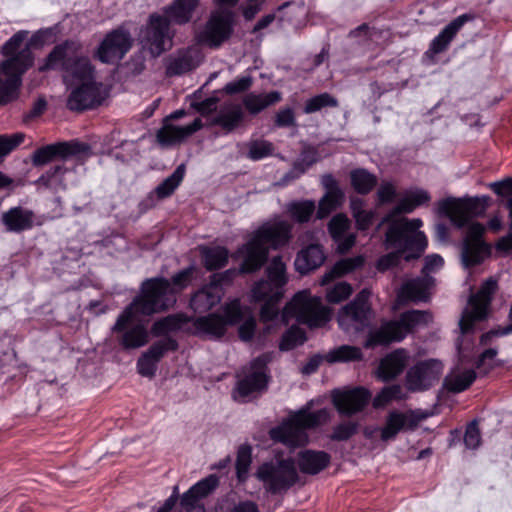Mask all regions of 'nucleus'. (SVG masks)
Masks as SVG:
<instances>
[{
  "label": "nucleus",
  "instance_id": "obj_24",
  "mask_svg": "<svg viewBox=\"0 0 512 512\" xmlns=\"http://www.w3.org/2000/svg\"><path fill=\"white\" fill-rule=\"evenodd\" d=\"M1 222L7 232L21 233L35 226V213L22 206L11 207L2 213Z\"/></svg>",
  "mask_w": 512,
  "mask_h": 512
},
{
  "label": "nucleus",
  "instance_id": "obj_48",
  "mask_svg": "<svg viewBox=\"0 0 512 512\" xmlns=\"http://www.w3.org/2000/svg\"><path fill=\"white\" fill-rule=\"evenodd\" d=\"M252 461V449L249 445L240 446L236 458L237 476L240 481L246 479Z\"/></svg>",
  "mask_w": 512,
  "mask_h": 512
},
{
  "label": "nucleus",
  "instance_id": "obj_55",
  "mask_svg": "<svg viewBox=\"0 0 512 512\" xmlns=\"http://www.w3.org/2000/svg\"><path fill=\"white\" fill-rule=\"evenodd\" d=\"M349 226V219L344 214L335 215L328 225L333 240H341V237L346 234Z\"/></svg>",
  "mask_w": 512,
  "mask_h": 512
},
{
  "label": "nucleus",
  "instance_id": "obj_52",
  "mask_svg": "<svg viewBox=\"0 0 512 512\" xmlns=\"http://www.w3.org/2000/svg\"><path fill=\"white\" fill-rule=\"evenodd\" d=\"M248 147V157L252 160H260L273 152V144L266 140L251 141Z\"/></svg>",
  "mask_w": 512,
  "mask_h": 512
},
{
  "label": "nucleus",
  "instance_id": "obj_64",
  "mask_svg": "<svg viewBox=\"0 0 512 512\" xmlns=\"http://www.w3.org/2000/svg\"><path fill=\"white\" fill-rule=\"evenodd\" d=\"M497 350L489 348L481 353L477 361V367L483 369L484 372L489 371L496 363Z\"/></svg>",
  "mask_w": 512,
  "mask_h": 512
},
{
  "label": "nucleus",
  "instance_id": "obj_18",
  "mask_svg": "<svg viewBox=\"0 0 512 512\" xmlns=\"http://www.w3.org/2000/svg\"><path fill=\"white\" fill-rule=\"evenodd\" d=\"M484 231L485 227L480 223L468 226L462 249V261L466 267L480 263L489 254V247L481 239Z\"/></svg>",
  "mask_w": 512,
  "mask_h": 512
},
{
  "label": "nucleus",
  "instance_id": "obj_14",
  "mask_svg": "<svg viewBox=\"0 0 512 512\" xmlns=\"http://www.w3.org/2000/svg\"><path fill=\"white\" fill-rule=\"evenodd\" d=\"M370 292L361 291L354 301L344 306L338 313V324L347 333L363 330L368 324L371 314L368 302Z\"/></svg>",
  "mask_w": 512,
  "mask_h": 512
},
{
  "label": "nucleus",
  "instance_id": "obj_23",
  "mask_svg": "<svg viewBox=\"0 0 512 512\" xmlns=\"http://www.w3.org/2000/svg\"><path fill=\"white\" fill-rule=\"evenodd\" d=\"M202 61V55L197 47L180 50L165 59L166 75L169 77L182 75L195 69Z\"/></svg>",
  "mask_w": 512,
  "mask_h": 512
},
{
  "label": "nucleus",
  "instance_id": "obj_59",
  "mask_svg": "<svg viewBox=\"0 0 512 512\" xmlns=\"http://www.w3.org/2000/svg\"><path fill=\"white\" fill-rule=\"evenodd\" d=\"M274 123L279 128L295 127L296 118L293 109L290 107L279 109L275 114Z\"/></svg>",
  "mask_w": 512,
  "mask_h": 512
},
{
  "label": "nucleus",
  "instance_id": "obj_12",
  "mask_svg": "<svg viewBox=\"0 0 512 512\" xmlns=\"http://www.w3.org/2000/svg\"><path fill=\"white\" fill-rule=\"evenodd\" d=\"M488 200V197L447 198L440 203L439 209L460 228L484 214Z\"/></svg>",
  "mask_w": 512,
  "mask_h": 512
},
{
  "label": "nucleus",
  "instance_id": "obj_33",
  "mask_svg": "<svg viewBox=\"0 0 512 512\" xmlns=\"http://www.w3.org/2000/svg\"><path fill=\"white\" fill-rule=\"evenodd\" d=\"M476 379L473 369H453L444 379V386L449 392L460 393L466 390Z\"/></svg>",
  "mask_w": 512,
  "mask_h": 512
},
{
  "label": "nucleus",
  "instance_id": "obj_26",
  "mask_svg": "<svg viewBox=\"0 0 512 512\" xmlns=\"http://www.w3.org/2000/svg\"><path fill=\"white\" fill-rule=\"evenodd\" d=\"M245 113L238 103H225L212 119L213 125L220 126L225 132L235 130L244 120Z\"/></svg>",
  "mask_w": 512,
  "mask_h": 512
},
{
  "label": "nucleus",
  "instance_id": "obj_36",
  "mask_svg": "<svg viewBox=\"0 0 512 512\" xmlns=\"http://www.w3.org/2000/svg\"><path fill=\"white\" fill-rule=\"evenodd\" d=\"M364 263L362 256H355L352 258H346L338 261L327 273L324 274L321 280L322 285L328 284L330 281L337 277L349 273L358 267H361Z\"/></svg>",
  "mask_w": 512,
  "mask_h": 512
},
{
  "label": "nucleus",
  "instance_id": "obj_9",
  "mask_svg": "<svg viewBox=\"0 0 512 512\" xmlns=\"http://www.w3.org/2000/svg\"><path fill=\"white\" fill-rule=\"evenodd\" d=\"M331 317L329 308L322 305L320 297H313L307 291L298 292L287 303L282 312V321L288 324L291 319L308 325L310 328L325 325Z\"/></svg>",
  "mask_w": 512,
  "mask_h": 512
},
{
  "label": "nucleus",
  "instance_id": "obj_19",
  "mask_svg": "<svg viewBox=\"0 0 512 512\" xmlns=\"http://www.w3.org/2000/svg\"><path fill=\"white\" fill-rule=\"evenodd\" d=\"M185 114L184 110H176L170 114L162 128L157 132V139L160 144L168 146L179 143L202 128L200 118L195 119L191 124L186 126H176L169 122L171 119H180Z\"/></svg>",
  "mask_w": 512,
  "mask_h": 512
},
{
  "label": "nucleus",
  "instance_id": "obj_11",
  "mask_svg": "<svg viewBox=\"0 0 512 512\" xmlns=\"http://www.w3.org/2000/svg\"><path fill=\"white\" fill-rule=\"evenodd\" d=\"M223 316L212 313L193 319L192 325L194 333L198 335H206L211 338L222 337L228 325L238 323L242 318V307L238 299H234L226 303L222 307Z\"/></svg>",
  "mask_w": 512,
  "mask_h": 512
},
{
  "label": "nucleus",
  "instance_id": "obj_29",
  "mask_svg": "<svg viewBox=\"0 0 512 512\" xmlns=\"http://www.w3.org/2000/svg\"><path fill=\"white\" fill-rule=\"evenodd\" d=\"M281 100L282 94L279 91H271L269 93L250 92L244 96L242 102L249 114L257 115Z\"/></svg>",
  "mask_w": 512,
  "mask_h": 512
},
{
  "label": "nucleus",
  "instance_id": "obj_41",
  "mask_svg": "<svg viewBox=\"0 0 512 512\" xmlns=\"http://www.w3.org/2000/svg\"><path fill=\"white\" fill-rule=\"evenodd\" d=\"M172 45L170 34H147L143 40V48L148 50L152 57H158Z\"/></svg>",
  "mask_w": 512,
  "mask_h": 512
},
{
  "label": "nucleus",
  "instance_id": "obj_16",
  "mask_svg": "<svg viewBox=\"0 0 512 512\" xmlns=\"http://www.w3.org/2000/svg\"><path fill=\"white\" fill-rule=\"evenodd\" d=\"M267 361L266 356H260L251 362L250 371L237 383L234 393L236 400L244 401L246 397L266 388L268 382Z\"/></svg>",
  "mask_w": 512,
  "mask_h": 512
},
{
  "label": "nucleus",
  "instance_id": "obj_53",
  "mask_svg": "<svg viewBox=\"0 0 512 512\" xmlns=\"http://www.w3.org/2000/svg\"><path fill=\"white\" fill-rule=\"evenodd\" d=\"M176 348V341L168 338L154 343L144 354L157 363L166 351L175 350Z\"/></svg>",
  "mask_w": 512,
  "mask_h": 512
},
{
  "label": "nucleus",
  "instance_id": "obj_20",
  "mask_svg": "<svg viewBox=\"0 0 512 512\" xmlns=\"http://www.w3.org/2000/svg\"><path fill=\"white\" fill-rule=\"evenodd\" d=\"M421 420L422 417L413 410L405 412L393 410L388 413L385 425L381 429V440H393L401 431L414 430Z\"/></svg>",
  "mask_w": 512,
  "mask_h": 512
},
{
  "label": "nucleus",
  "instance_id": "obj_3",
  "mask_svg": "<svg viewBox=\"0 0 512 512\" xmlns=\"http://www.w3.org/2000/svg\"><path fill=\"white\" fill-rule=\"evenodd\" d=\"M426 190L415 189L407 192L398 204L382 219L381 224L389 223L385 235L388 248H398L401 251L417 250L421 254L427 246L425 234L419 231L422 221L418 218H396L400 214L413 212L417 207L430 201Z\"/></svg>",
  "mask_w": 512,
  "mask_h": 512
},
{
  "label": "nucleus",
  "instance_id": "obj_6",
  "mask_svg": "<svg viewBox=\"0 0 512 512\" xmlns=\"http://www.w3.org/2000/svg\"><path fill=\"white\" fill-rule=\"evenodd\" d=\"M329 419L330 413L327 409L317 411L301 409L283 421L281 425L272 428L269 435L273 441L288 447L303 446L308 442L307 429L322 425Z\"/></svg>",
  "mask_w": 512,
  "mask_h": 512
},
{
  "label": "nucleus",
  "instance_id": "obj_17",
  "mask_svg": "<svg viewBox=\"0 0 512 512\" xmlns=\"http://www.w3.org/2000/svg\"><path fill=\"white\" fill-rule=\"evenodd\" d=\"M443 365L438 360H428L412 367L406 375V386L409 391H423L439 380Z\"/></svg>",
  "mask_w": 512,
  "mask_h": 512
},
{
  "label": "nucleus",
  "instance_id": "obj_49",
  "mask_svg": "<svg viewBox=\"0 0 512 512\" xmlns=\"http://www.w3.org/2000/svg\"><path fill=\"white\" fill-rule=\"evenodd\" d=\"M397 252H392L387 255L382 256L378 262H377V268L381 271H385L395 265L398 264L400 260V254L401 253H407L405 256V259L408 261L413 258L419 257L421 254H417V250H407V251H401L398 248H395Z\"/></svg>",
  "mask_w": 512,
  "mask_h": 512
},
{
  "label": "nucleus",
  "instance_id": "obj_54",
  "mask_svg": "<svg viewBox=\"0 0 512 512\" xmlns=\"http://www.w3.org/2000/svg\"><path fill=\"white\" fill-rule=\"evenodd\" d=\"M228 36L229 34H197L194 47L199 50L200 47L216 49L228 40Z\"/></svg>",
  "mask_w": 512,
  "mask_h": 512
},
{
  "label": "nucleus",
  "instance_id": "obj_21",
  "mask_svg": "<svg viewBox=\"0 0 512 512\" xmlns=\"http://www.w3.org/2000/svg\"><path fill=\"white\" fill-rule=\"evenodd\" d=\"M332 398L339 413L352 415L364 409L371 399V394L367 389L354 388L346 391H335Z\"/></svg>",
  "mask_w": 512,
  "mask_h": 512
},
{
  "label": "nucleus",
  "instance_id": "obj_10",
  "mask_svg": "<svg viewBox=\"0 0 512 512\" xmlns=\"http://www.w3.org/2000/svg\"><path fill=\"white\" fill-rule=\"evenodd\" d=\"M256 477L266 491L278 494L286 492L297 482L298 473L292 458H275L260 465Z\"/></svg>",
  "mask_w": 512,
  "mask_h": 512
},
{
  "label": "nucleus",
  "instance_id": "obj_61",
  "mask_svg": "<svg viewBox=\"0 0 512 512\" xmlns=\"http://www.w3.org/2000/svg\"><path fill=\"white\" fill-rule=\"evenodd\" d=\"M453 35L454 34H438V36L433 39L429 50L426 52V56L433 57L446 50L452 41Z\"/></svg>",
  "mask_w": 512,
  "mask_h": 512
},
{
  "label": "nucleus",
  "instance_id": "obj_43",
  "mask_svg": "<svg viewBox=\"0 0 512 512\" xmlns=\"http://www.w3.org/2000/svg\"><path fill=\"white\" fill-rule=\"evenodd\" d=\"M217 485V477L211 475L193 485L182 497L185 498V501L195 500V503H199V500L207 496Z\"/></svg>",
  "mask_w": 512,
  "mask_h": 512
},
{
  "label": "nucleus",
  "instance_id": "obj_51",
  "mask_svg": "<svg viewBox=\"0 0 512 512\" xmlns=\"http://www.w3.org/2000/svg\"><path fill=\"white\" fill-rule=\"evenodd\" d=\"M305 332L298 327H291L283 336L280 343L281 350H290L305 342Z\"/></svg>",
  "mask_w": 512,
  "mask_h": 512
},
{
  "label": "nucleus",
  "instance_id": "obj_28",
  "mask_svg": "<svg viewBox=\"0 0 512 512\" xmlns=\"http://www.w3.org/2000/svg\"><path fill=\"white\" fill-rule=\"evenodd\" d=\"M325 254L318 244H311L302 249L295 259V268L301 274L308 273L323 264Z\"/></svg>",
  "mask_w": 512,
  "mask_h": 512
},
{
  "label": "nucleus",
  "instance_id": "obj_44",
  "mask_svg": "<svg viewBox=\"0 0 512 512\" xmlns=\"http://www.w3.org/2000/svg\"><path fill=\"white\" fill-rule=\"evenodd\" d=\"M407 398V394L400 385L384 387L373 399L374 408L385 407L392 401H401Z\"/></svg>",
  "mask_w": 512,
  "mask_h": 512
},
{
  "label": "nucleus",
  "instance_id": "obj_42",
  "mask_svg": "<svg viewBox=\"0 0 512 512\" xmlns=\"http://www.w3.org/2000/svg\"><path fill=\"white\" fill-rule=\"evenodd\" d=\"M350 177L353 188L360 194H368L377 184V177L365 169L353 170Z\"/></svg>",
  "mask_w": 512,
  "mask_h": 512
},
{
  "label": "nucleus",
  "instance_id": "obj_1",
  "mask_svg": "<svg viewBox=\"0 0 512 512\" xmlns=\"http://www.w3.org/2000/svg\"><path fill=\"white\" fill-rule=\"evenodd\" d=\"M169 283L162 278L147 279L142 283L140 294L117 317L112 333L125 350H135L148 344L149 331L143 323H135L138 315L150 316L164 311L173 303Z\"/></svg>",
  "mask_w": 512,
  "mask_h": 512
},
{
  "label": "nucleus",
  "instance_id": "obj_32",
  "mask_svg": "<svg viewBox=\"0 0 512 512\" xmlns=\"http://www.w3.org/2000/svg\"><path fill=\"white\" fill-rule=\"evenodd\" d=\"M429 279H413L404 283L397 295V301H425L428 298Z\"/></svg>",
  "mask_w": 512,
  "mask_h": 512
},
{
  "label": "nucleus",
  "instance_id": "obj_15",
  "mask_svg": "<svg viewBox=\"0 0 512 512\" xmlns=\"http://www.w3.org/2000/svg\"><path fill=\"white\" fill-rule=\"evenodd\" d=\"M497 283L493 279L486 280L479 291L470 297L469 306L463 312L459 322L462 333L469 332L475 321L482 320L487 314L493 293L495 292Z\"/></svg>",
  "mask_w": 512,
  "mask_h": 512
},
{
  "label": "nucleus",
  "instance_id": "obj_34",
  "mask_svg": "<svg viewBox=\"0 0 512 512\" xmlns=\"http://www.w3.org/2000/svg\"><path fill=\"white\" fill-rule=\"evenodd\" d=\"M329 180L331 181V186L319 201L317 210V217L319 219L327 217L332 211L336 210L344 198L343 192L338 187L334 178H329Z\"/></svg>",
  "mask_w": 512,
  "mask_h": 512
},
{
  "label": "nucleus",
  "instance_id": "obj_31",
  "mask_svg": "<svg viewBox=\"0 0 512 512\" xmlns=\"http://www.w3.org/2000/svg\"><path fill=\"white\" fill-rule=\"evenodd\" d=\"M330 456L324 451L305 450L299 454L298 465L306 474H317L328 466Z\"/></svg>",
  "mask_w": 512,
  "mask_h": 512
},
{
  "label": "nucleus",
  "instance_id": "obj_57",
  "mask_svg": "<svg viewBox=\"0 0 512 512\" xmlns=\"http://www.w3.org/2000/svg\"><path fill=\"white\" fill-rule=\"evenodd\" d=\"M24 140V134L0 135V158L9 154Z\"/></svg>",
  "mask_w": 512,
  "mask_h": 512
},
{
  "label": "nucleus",
  "instance_id": "obj_13",
  "mask_svg": "<svg viewBox=\"0 0 512 512\" xmlns=\"http://www.w3.org/2000/svg\"><path fill=\"white\" fill-rule=\"evenodd\" d=\"M198 3V0H174L163 8V14L152 13L149 16V29L151 32H167L171 24L189 22Z\"/></svg>",
  "mask_w": 512,
  "mask_h": 512
},
{
  "label": "nucleus",
  "instance_id": "obj_39",
  "mask_svg": "<svg viewBox=\"0 0 512 512\" xmlns=\"http://www.w3.org/2000/svg\"><path fill=\"white\" fill-rule=\"evenodd\" d=\"M187 321V318L182 315H168L153 324L151 333L155 337L165 336L170 332L182 329Z\"/></svg>",
  "mask_w": 512,
  "mask_h": 512
},
{
  "label": "nucleus",
  "instance_id": "obj_50",
  "mask_svg": "<svg viewBox=\"0 0 512 512\" xmlns=\"http://www.w3.org/2000/svg\"><path fill=\"white\" fill-rule=\"evenodd\" d=\"M195 268L193 266H190L180 272H178L177 274H175L173 277H172V283L166 279V281L169 283L170 287H171V290H172V295H173V303L170 305V307L176 302V298H175V295L178 291L186 288L188 286V284L190 283L191 281V278H192V274L194 272ZM163 279V277H161ZM165 280V278H164Z\"/></svg>",
  "mask_w": 512,
  "mask_h": 512
},
{
  "label": "nucleus",
  "instance_id": "obj_22",
  "mask_svg": "<svg viewBox=\"0 0 512 512\" xmlns=\"http://www.w3.org/2000/svg\"><path fill=\"white\" fill-rule=\"evenodd\" d=\"M130 48L129 34H107L98 48L97 57L103 63L115 64L124 57Z\"/></svg>",
  "mask_w": 512,
  "mask_h": 512
},
{
  "label": "nucleus",
  "instance_id": "obj_35",
  "mask_svg": "<svg viewBox=\"0 0 512 512\" xmlns=\"http://www.w3.org/2000/svg\"><path fill=\"white\" fill-rule=\"evenodd\" d=\"M200 254L205 268L210 271L223 268L229 257L228 250L222 246H202Z\"/></svg>",
  "mask_w": 512,
  "mask_h": 512
},
{
  "label": "nucleus",
  "instance_id": "obj_37",
  "mask_svg": "<svg viewBox=\"0 0 512 512\" xmlns=\"http://www.w3.org/2000/svg\"><path fill=\"white\" fill-rule=\"evenodd\" d=\"M316 205L312 200L292 201L286 205L287 214L298 223H307L315 213Z\"/></svg>",
  "mask_w": 512,
  "mask_h": 512
},
{
  "label": "nucleus",
  "instance_id": "obj_40",
  "mask_svg": "<svg viewBox=\"0 0 512 512\" xmlns=\"http://www.w3.org/2000/svg\"><path fill=\"white\" fill-rule=\"evenodd\" d=\"M362 356L363 354L359 347L342 345L326 353L324 359L328 363L349 362L361 360Z\"/></svg>",
  "mask_w": 512,
  "mask_h": 512
},
{
  "label": "nucleus",
  "instance_id": "obj_2",
  "mask_svg": "<svg viewBox=\"0 0 512 512\" xmlns=\"http://www.w3.org/2000/svg\"><path fill=\"white\" fill-rule=\"evenodd\" d=\"M80 46L74 42H65L56 46L48 55L41 71L61 68L67 82L79 83L67 99V107L73 111L94 108L107 96L101 83L93 79V69L87 57L80 55Z\"/></svg>",
  "mask_w": 512,
  "mask_h": 512
},
{
  "label": "nucleus",
  "instance_id": "obj_5",
  "mask_svg": "<svg viewBox=\"0 0 512 512\" xmlns=\"http://www.w3.org/2000/svg\"><path fill=\"white\" fill-rule=\"evenodd\" d=\"M293 225L281 219H275L261 225L244 244L239 253L243 256L240 272H254L266 261L269 250L286 245L291 239Z\"/></svg>",
  "mask_w": 512,
  "mask_h": 512
},
{
  "label": "nucleus",
  "instance_id": "obj_45",
  "mask_svg": "<svg viewBox=\"0 0 512 512\" xmlns=\"http://www.w3.org/2000/svg\"><path fill=\"white\" fill-rule=\"evenodd\" d=\"M65 173L66 169L62 165H55L38 179V183L55 190L63 189L65 188L63 179Z\"/></svg>",
  "mask_w": 512,
  "mask_h": 512
},
{
  "label": "nucleus",
  "instance_id": "obj_46",
  "mask_svg": "<svg viewBox=\"0 0 512 512\" xmlns=\"http://www.w3.org/2000/svg\"><path fill=\"white\" fill-rule=\"evenodd\" d=\"M233 15L230 11L214 12L207 25L206 32H230Z\"/></svg>",
  "mask_w": 512,
  "mask_h": 512
},
{
  "label": "nucleus",
  "instance_id": "obj_4",
  "mask_svg": "<svg viewBox=\"0 0 512 512\" xmlns=\"http://www.w3.org/2000/svg\"><path fill=\"white\" fill-rule=\"evenodd\" d=\"M2 53L7 59L0 64V105L18 97L21 77L33 64L30 43L23 34H14L2 47Z\"/></svg>",
  "mask_w": 512,
  "mask_h": 512
},
{
  "label": "nucleus",
  "instance_id": "obj_30",
  "mask_svg": "<svg viewBox=\"0 0 512 512\" xmlns=\"http://www.w3.org/2000/svg\"><path fill=\"white\" fill-rule=\"evenodd\" d=\"M406 366V354L404 350H396L384 357L378 368V376L383 381H388L399 375Z\"/></svg>",
  "mask_w": 512,
  "mask_h": 512
},
{
  "label": "nucleus",
  "instance_id": "obj_63",
  "mask_svg": "<svg viewBox=\"0 0 512 512\" xmlns=\"http://www.w3.org/2000/svg\"><path fill=\"white\" fill-rule=\"evenodd\" d=\"M137 369L140 375L153 377L156 371V362L143 353L137 361Z\"/></svg>",
  "mask_w": 512,
  "mask_h": 512
},
{
  "label": "nucleus",
  "instance_id": "obj_58",
  "mask_svg": "<svg viewBox=\"0 0 512 512\" xmlns=\"http://www.w3.org/2000/svg\"><path fill=\"white\" fill-rule=\"evenodd\" d=\"M357 427V423L355 422L341 423L334 428L330 437L332 440L336 441L348 440L356 433Z\"/></svg>",
  "mask_w": 512,
  "mask_h": 512
},
{
  "label": "nucleus",
  "instance_id": "obj_25",
  "mask_svg": "<svg viewBox=\"0 0 512 512\" xmlns=\"http://www.w3.org/2000/svg\"><path fill=\"white\" fill-rule=\"evenodd\" d=\"M85 148L86 146L77 142L48 145L36 150L33 154L32 161L36 166L44 165L51 161L52 158L56 155L67 157L77 154L83 151Z\"/></svg>",
  "mask_w": 512,
  "mask_h": 512
},
{
  "label": "nucleus",
  "instance_id": "obj_47",
  "mask_svg": "<svg viewBox=\"0 0 512 512\" xmlns=\"http://www.w3.org/2000/svg\"><path fill=\"white\" fill-rule=\"evenodd\" d=\"M336 106H338V101L335 97H333L329 93H322L308 99L305 103L303 111L305 114H311L325 107Z\"/></svg>",
  "mask_w": 512,
  "mask_h": 512
},
{
  "label": "nucleus",
  "instance_id": "obj_7",
  "mask_svg": "<svg viewBox=\"0 0 512 512\" xmlns=\"http://www.w3.org/2000/svg\"><path fill=\"white\" fill-rule=\"evenodd\" d=\"M286 266L280 257H275L266 269L267 280L255 283L251 292L255 301H264L260 312L263 322L273 320L278 315L277 302L284 295V286L287 282Z\"/></svg>",
  "mask_w": 512,
  "mask_h": 512
},
{
  "label": "nucleus",
  "instance_id": "obj_38",
  "mask_svg": "<svg viewBox=\"0 0 512 512\" xmlns=\"http://www.w3.org/2000/svg\"><path fill=\"white\" fill-rule=\"evenodd\" d=\"M185 172V165H179L169 177L163 180L155 188V194L157 195V197L159 199H164L172 195L183 181Z\"/></svg>",
  "mask_w": 512,
  "mask_h": 512
},
{
  "label": "nucleus",
  "instance_id": "obj_60",
  "mask_svg": "<svg viewBox=\"0 0 512 512\" xmlns=\"http://www.w3.org/2000/svg\"><path fill=\"white\" fill-rule=\"evenodd\" d=\"M464 443L469 449H476L481 444V434L477 422H471L466 429L464 435Z\"/></svg>",
  "mask_w": 512,
  "mask_h": 512
},
{
  "label": "nucleus",
  "instance_id": "obj_56",
  "mask_svg": "<svg viewBox=\"0 0 512 512\" xmlns=\"http://www.w3.org/2000/svg\"><path fill=\"white\" fill-rule=\"evenodd\" d=\"M352 293V287L345 282H340L334 285L328 292H327V300L330 303H339L345 299H347Z\"/></svg>",
  "mask_w": 512,
  "mask_h": 512
},
{
  "label": "nucleus",
  "instance_id": "obj_27",
  "mask_svg": "<svg viewBox=\"0 0 512 512\" xmlns=\"http://www.w3.org/2000/svg\"><path fill=\"white\" fill-rule=\"evenodd\" d=\"M221 298V287L216 283H210L193 295L190 305L195 312L204 313L217 305Z\"/></svg>",
  "mask_w": 512,
  "mask_h": 512
},
{
  "label": "nucleus",
  "instance_id": "obj_8",
  "mask_svg": "<svg viewBox=\"0 0 512 512\" xmlns=\"http://www.w3.org/2000/svg\"><path fill=\"white\" fill-rule=\"evenodd\" d=\"M428 311L411 310L400 315L398 320L383 322L379 328L371 330L364 344L366 348L386 346L402 341L408 334L432 322Z\"/></svg>",
  "mask_w": 512,
  "mask_h": 512
},
{
  "label": "nucleus",
  "instance_id": "obj_62",
  "mask_svg": "<svg viewBox=\"0 0 512 512\" xmlns=\"http://www.w3.org/2000/svg\"><path fill=\"white\" fill-rule=\"evenodd\" d=\"M251 76H243L225 85L224 90L228 94H236L248 90L252 85Z\"/></svg>",
  "mask_w": 512,
  "mask_h": 512
}]
</instances>
